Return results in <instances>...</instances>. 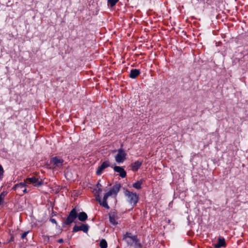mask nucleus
Segmentation results:
<instances>
[{
	"instance_id": "f257e3e1",
	"label": "nucleus",
	"mask_w": 248,
	"mask_h": 248,
	"mask_svg": "<svg viewBox=\"0 0 248 248\" xmlns=\"http://www.w3.org/2000/svg\"><path fill=\"white\" fill-rule=\"evenodd\" d=\"M123 239L125 240L127 243L130 246L132 245L131 243V241H132L133 243H135L136 248H141L142 247L141 244L140 243V240L137 238V236H132L131 232H126L124 235Z\"/></svg>"
},
{
	"instance_id": "f03ea898",
	"label": "nucleus",
	"mask_w": 248,
	"mask_h": 248,
	"mask_svg": "<svg viewBox=\"0 0 248 248\" xmlns=\"http://www.w3.org/2000/svg\"><path fill=\"white\" fill-rule=\"evenodd\" d=\"M124 195L128 198V201L133 206L136 205L139 200V196L136 193L131 192L126 189L124 191Z\"/></svg>"
},
{
	"instance_id": "7ed1b4c3",
	"label": "nucleus",
	"mask_w": 248,
	"mask_h": 248,
	"mask_svg": "<svg viewBox=\"0 0 248 248\" xmlns=\"http://www.w3.org/2000/svg\"><path fill=\"white\" fill-rule=\"evenodd\" d=\"M27 186V184L25 182L18 183L12 187V189L17 191L19 195H23L24 193L27 192L26 186Z\"/></svg>"
},
{
	"instance_id": "20e7f679",
	"label": "nucleus",
	"mask_w": 248,
	"mask_h": 248,
	"mask_svg": "<svg viewBox=\"0 0 248 248\" xmlns=\"http://www.w3.org/2000/svg\"><path fill=\"white\" fill-rule=\"evenodd\" d=\"M78 213L75 208H73L70 212L68 217L64 219V223L66 225H69L77 218Z\"/></svg>"
},
{
	"instance_id": "39448f33",
	"label": "nucleus",
	"mask_w": 248,
	"mask_h": 248,
	"mask_svg": "<svg viewBox=\"0 0 248 248\" xmlns=\"http://www.w3.org/2000/svg\"><path fill=\"white\" fill-rule=\"evenodd\" d=\"M24 180L27 185L29 184H32L34 186H39L42 185L43 183L42 179L35 176L28 177Z\"/></svg>"
},
{
	"instance_id": "423d86ee",
	"label": "nucleus",
	"mask_w": 248,
	"mask_h": 248,
	"mask_svg": "<svg viewBox=\"0 0 248 248\" xmlns=\"http://www.w3.org/2000/svg\"><path fill=\"white\" fill-rule=\"evenodd\" d=\"M126 154L122 149L118 150V154L115 156V160L117 163H122L126 159Z\"/></svg>"
},
{
	"instance_id": "0eeeda50",
	"label": "nucleus",
	"mask_w": 248,
	"mask_h": 248,
	"mask_svg": "<svg viewBox=\"0 0 248 248\" xmlns=\"http://www.w3.org/2000/svg\"><path fill=\"white\" fill-rule=\"evenodd\" d=\"M50 163L54 167L61 168L63 165L64 160L59 156H55L50 159Z\"/></svg>"
},
{
	"instance_id": "6e6552de",
	"label": "nucleus",
	"mask_w": 248,
	"mask_h": 248,
	"mask_svg": "<svg viewBox=\"0 0 248 248\" xmlns=\"http://www.w3.org/2000/svg\"><path fill=\"white\" fill-rule=\"evenodd\" d=\"M121 187V186L120 184H116L113 186V187L109 190V191L106 193L105 195L108 197L113 195L116 196L120 191Z\"/></svg>"
},
{
	"instance_id": "1a4fd4ad",
	"label": "nucleus",
	"mask_w": 248,
	"mask_h": 248,
	"mask_svg": "<svg viewBox=\"0 0 248 248\" xmlns=\"http://www.w3.org/2000/svg\"><path fill=\"white\" fill-rule=\"evenodd\" d=\"M108 198V197L105 195L103 197V201H102L101 200V198L100 197L99 193H98L97 195L96 194V201L99 202V203L101 205H102L103 207H105V208H106L107 209L109 208V207L108 205V204L107 202Z\"/></svg>"
},
{
	"instance_id": "9d476101",
	"label": "nucleus",
	"mask_w": 248,
	"mask_h": 248,
	"mask_svg": "<svg viewBox=\"0 0 248 248\" xmlns=\"http://www.w3.org/2000/svg\"><path fill=\"white\" fill-rule=\"evenodd\" d=\"M88 229L89 227L87 224H82L80 226L75 225L73 228V232H77L81 231L84 232H87Z\"/></svg>"
},
{
	"instance_id": "9b49d317",
	"label": "nucleus",
	"mask_w": 248,
	"mask_h": 248,
	"mask_svg": "<svg viewBox=\"0 0 248 248\" xmlns=\"http://www.w3.org/2000/svg\"><path fill=\"white\" fill-rule=\"evenodd\" d=\"M109 165L110 163L108 161H106L103 162L101 164V165L98 167L96 170V174L97 175H100L102 173L103 170L106 168H108L109 166Z\"/></svg>"
},
{
	"instance_id": "f8f14e48",
	"label": "nucleus",
	"mask_w": 248,
	"mask_h": 248,
	"mask_svg": "<svg viewBox=\"0 0 248 248\" xmlns=\"http://www.w3.org/2000/svg\"><path fill=\"white\" fill-rule=\"evenodd\" d=\"M214 248H225L227 246L225 240L223 237H219L217 239V243L214 244Z\"/></svg>"
},
{
	"instance_id": "ddd939ff",
	"label": "nucleus",
	"mask_w": 248,
	"mask_h": 248,
	"mask_svg": "<svg viewBox=\"0 0 248 248\" xmlns=\"http://www.w3.org/2000/svg\"><path fill=\"white\" fill-rule=\"evenodd\" d=\"M114 170L119 173V175L122 178H124L126 176V172L124 169L120 166H115L113 168Z\"/></svg>"
},
{
	"instance_id": "4468645a",
	"label": "nucleus",
	"mask_w": 248,
	"mask_h": 248,
	"mask_svg": "<svg viewBox=\"0 0 248 248\" xmlns=\"http://www.w3.org/2000/svg\"><path fill=\"white\" fill-rule=\"evenodd\" d=\"M142 164V161L138 160L131 165L132 170L134 171H137Z\"/></svg>"
},
{
	"instance_id": "2eb2a0df",
	"label": "nucleus",
	"mask_w": 248,
	"mask_h": 248,
	"mask_svg": "<svg viewBox=\"0 0 248 248\" xmlns=\"http://www.w3.org/2000/svg\"><path fill=\"white\" fill-rule=\"evenodd\" d=\"M140 73L139 70L137 69H132L130 71L129 77L132 78H136Z\"/></svg>"
},
{
	"instance_id": "dca6fc26",
	"label": "nucleus",
	"mask_w": 248,
	"mask_h": 248,
	"mask_svg": "<svg viewBox=\"0 0 248 248\" xmlns=\"http://www.w3.org/2000/svg\"><path fill=\"white\" fill-rule=\"evenodd\" d=\"M144 182V180L142 179H140V181H138L135 183H134L132 186L134 188L137 189H140L141 188V185Z\"/></svg>"
},
{
	"instance_id": "f3484780",
	"label": "nucleus",
	"mask_w": 248,
	"mask_h": 248,
	"mask_svg": "<svg viewBox=\"0 0 248 248\" xmlns=\"http://www.w3.org/2000/svg\"><path fill=\"white\" fill-rule=\"evenodd\" d=\"M77 217L79 221H84L87 219L88 216L86 213L82 212L78 214Z\"/></svg>"
},
{
	"instance_id": "a211bd4d",
	"label": "nucleus",
	"mask_w": 248,
	"mask_h": 248,
	"mask_svg": "<svg viewBox=\"0 0 248 248\" xmlns=\"http://www.w3.org/2000/svg\"><path fill=\"white\" fill-rule=\"evenodd\" d=\"M8 192L4 191L0 194V205L4 203V200L5 196L7 195Z\"/></svg>"
},
{
	"instance_id": "6ab92c4d",
	"label": "nucleus",
	"mask_w": 248,
	"mask_h": 248,
	"mask_svg": "<svg viewBox=\"0 0 248 248\" xmlns=\"http://www.w3.org/2000/svg\"><path fill=\"white\" fill-rule=\"evenodd\" d=\"M100 248H107L108 244L107 241L105 239H102L99 244Z\"/></svg>"
},
{
	"instance_id": "aec40b11",
	"label": "nucleus",
	"mask_w": 248,
	"mask_h": 248,
	"mask_svg": "<svg viewBox=\"0 0 248 248\" xmlns=\"http://www.w3.org/2000/svg\"><path fill=\"white\" fill-rule=\"evenodd\" d=\"M109 221L110 223L113 225H116L117 224V222L116 220L115 217L114 215L109 216Z\"/></svg>"
},
{
	"instance_id": "412c9836",
	"label": "nucleus",
	"mask_w": 248,
	"mask_h": 248,
	"mask_svg": "<svg viewBox=\"0 0 248 248\" xmlns=\"http://www.w3.org/2000/svg\"><path fill=\"white\" fill-rule=\"evenodd\" d=\"M4 170L2 166L0 164V181L1 180L4 176Z\"/></svg>"
},
{
	"instance_id": "4be33fe9",
	"label": "nucleus",
	"mask_w": 248,
	"mask_h": 248,
	"mask_svg": "<svg viewBox=\"0 0 248 248\" xmlns=\"http://www.w3.org/2000/svg\"><path fill=\"white\" fill-rule=\"evenodd\" d=\"M118 1V0H108V2L111 7H112L116 4Z\"/></svg>"
},
{
	"instance_id": "5701e85b",
	"label": "nucleus",
	"mask_w": 248,
	"mask_h": 248,
	"mask_svg": "<svg viewBox=\"0 0 248 248\" xmlns=\"http://www.w3.org/2000/svg\"><path fill=\"white\" fill-rule=\"evenodd\" d=\"M29 231H27V232H24V233H23L22 234V235H21V238H22V239H23V240H24V239H26V242L27 241V240H27V238H26V237H27V234H28V233H29Z\"/></svg>"
},
{
	"instance_id": "b1692460",
	"label": "nucleus",
	"mask_w": 248,
	"mask_h": 248,
	"mask_svg": "<svg viewBox=\"0 0 248 248\" xmlns=\"http://www.w3.org/2000/svg\"><path fill=\"white\" fill-rule=\"evenodd\" d=\"M50 221L52 223H54V224H57V222H56V220H55L54 218H50Z\"/></svg>"
},
{
	"instance_id": "393cba45",
	"label": "nucleus",
	"mask_w": 248,
	"mask_h": 248,
	"mask_svg": "<svg viewBox=\"0 0 248 248\" xmlns=\"http://www.w3.org/2000/svg\"><path fill=\"white\" fill-rule=\"evenodd\" d=\"M101 191H102L101 188H98V190L95 193V196H96V194L97 195L98 193L100 194L101 192Z\"/></svg>"
},
{
	"instance_id": "a878e982",
	"label": "nucleus",
	"mask_w": 248,
	"mask_h": 248,
	"mask_svg": "<svg viewBox=\"0 0 248 248\" xmlns=\"http://www.w3.org/2000/svg\"><path fill=\"white\" fill-rule=\"evenodd\" d=\"M97 187L98 188H101L102 185L98 182L96 185Z\"/></svg>"
},
{
	"instance_id": "bb28decb",
	"label": "nucleus",
	"mask_w": 248,
	"mask_h": 248,
	"mask_svg": "<svg viewBox=\"0 0 248 248\" xmlns=\"http://www.w3.org/2000/svg\"><path fill=\"white\" fill-rule=\"evenodd\" d=\"M58 242L59 243H63V239H62V238H61V239H58Z\"/></svg>"
}]
</instances>
